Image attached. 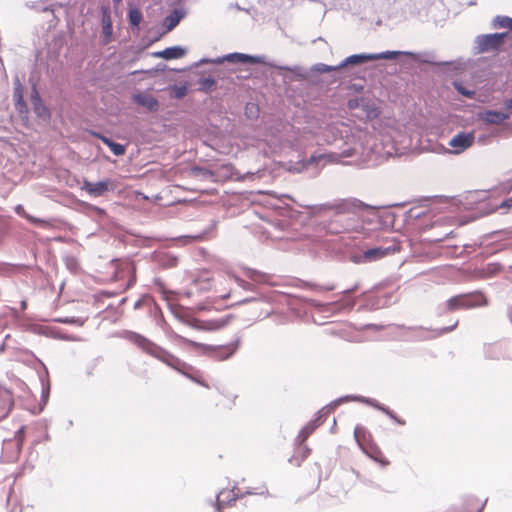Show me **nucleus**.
I'll use <instances>...</instances> for the list:
<instances>
[{"mask_svg": "<svg viewBox=\"0 0 512 512\" xmlns=\"http://www.w3.org/2000/svg\"><path fill=\"white\" fill-rule=\"evenodd\" d=\"M134 342L145 352L156 356L157 352H159L160 347L151 342L150 340L146 339L145 337L141 335H136L134 337Z\"/></svg>", "mask_w": 512, "mask_h": 512, "instance_id": "f3484780", "label": "nucleus"}, {"mask_svg": "<svg viewBox=\"0 0 512 512\" xmlns=\"http://www.w3.org/2000/svg\"><path fill=\"white\" fill-rule=\"evenodd\" d=\"M225 60L232 63H249L256 64L259 63V59L243 53H232L225 56Z\"/></svg>", "mask_w": 512, "mask_h": 512, "instance_id": "412c9836", "label": "nucleus"}, {"mask_svg": "<svg viewBox=\"0 0 512 512\" xmlns=\"http://www.w3.org/2000/svg\"><path fill=\"white\" fill-rule=\"evenodd\" d=\"M354 438L361 448L363 450L367 446L371 445L374 440L372 438V435L366 430V428L362 426H357L354 429Z\"/></svg>", "mask_w": 512, "mask_h": 512, "instance_id": "ddd939ff", "label": "nucleus"}, {"mask_svg": "<svg viewBox=\"0 0 512 512\" xmlns=\"http://www.w3.org/2000/svg\"><path fill=\"white\" fill-rule=\"evenodd\" d=\"M115 6H119L122 0H112Z\"/></svg>", "mask_w": 512, "mask_h": 512, "instance_id": "ea45409f", "label": "nucleus"}, {"mask_svg": "<svg viewBox=\"0 0 512 512\" xmlns=\"http://www.w3.org/2000/svg\"><path fill=\"white\" fill-rule=\"evenodd\" d=\"M186 92H187V89L185 86H182V87H178L176 89V97L177 98H182L186 95Z\"/></svg>", "mask_w": 512, "mask_h": 512, "instance_id": "473e14b6", "label": "nucleus"}, {"mask_svg": "<svg viewBox=\"0 0 512 512\" xmlns=\"http://www.w3.org/2000/svg\"><path fill=\"white\" fill-rule=\"evenodd\" d=\"M185 54H186L185 49L178 47V46H174V47L166 48L165 50H162V51L154 52L153 56L157 57V58L171 60V59L181 58Z\"/></svg>", "mask_w": 512, "mask_h": 512, "instance_id": "dca6fc26", "label": "nucleus"}, {"mask_svg": "<svg viewBox=\"0 0 512 512\" xmlns=\"http://www.w3.org/2000/svg\"><path fill=\"white\" fill-rule=\"evenodd\" d=\"M473 133H458L449 142V146L453 148L455 153H461L474 143Z\"/></svg>", "mask_w": 512, "mask_h": 512, "instance_id": "423d86ee", "label": "nucleus"}, {"mask_svg": "<svg viewBox=\"0 0 512 512\" xmlns=\"http://www.w3.org/2000/svg\"><path fill=\"white\" fill-rule=\"evenodd\" d=\"M226 323L224 320L198 321L196 327L200 330L215 331L223 328Z\"/></svg>", "mask_w": 512, "mask_h": 512, "instance_id": "5701e85b", "label": "nucleus"}, {"mask_svg": "<svg viewBox=\"0 0 512 512\" xmlns=\"http://www.w3.org/2000/svg\"><path fill=\"white\" fill-rule=\"evenodd\" d=\"M357 289H358V286H357V285H355L353 288H351V289L347 290L346 292H347V293H352V292L356 291Z\"/></svg>", "mask_w": 512, "mask_h": 512, "instance_id": "58836bf2", "label": "nucleus"}, {"mask_svg": "<svg viewBox=\"0 0 512 512\" xmlns=\"http://www.w3.org/2000/svg\"><path fill=\"white\" fill-rule=\"evenodd\" d=\"M18 98H19V101L22 100V94L21 93H19Z\"/></svg>", "mask_w": 512, "mask_h": 512, "instance_id": "37998d69", "label": "nucleus"}, {"mask_svg": "<svg viewBox=\"0 0 512 512\" xmlns=\"http://www.w3.org/2000/svg\"><path fill=\"white\" fill-rule=\"evenodd\" d=\"M14 210L19 216L25 218L26 220H28L30 223H32L34 225H37V226H40L43 228H50L53 226V224L49 220L39 219V218H36V217L28 214L26 212V210L24 209V206L21 204L16 205Z\"/></svg>", "mask_w": 512, "mask_h": 512, "instance_id": "f8f14e48", "label": "nucleus"}, {"mask_svg": "<svg viewBox=\"0 0 512 512\" xmlns=\"http://www.w3.org/2000/svg\"><path fill=\"white\" fill-rule=\"evenodd\" d=\"M133 99L135 103L147 108L149 111H156L158 109V101L149 94L139 93L134 95Z\"/></svg>", "mask_w": 512, "mask_h": 512, "instance_id": "4468645a", "label": "nucleus"}, {"mask_svg": "<svg viewBox=\"0 0 512 512\" xmlns=\"http://www.w3.org/2000/svg\"><path fill=\"white\" fill-rule=\"evenodd\" d=\"M92 135L99 138L104 144H106L111 149L114 155L121 156L125 154L126 148L124 145L115 143L110 138L96 132H92Z\"/></svg>", "mask_w": 512, "mask_h": 512, "instance_id": "a211bd4d", "label": "nucleus"}, {"mask_svg": "<svg viewBox=\"0 0 512 512\" xmlns=\"http://www.w3.org/2000/svg\"><path fill=\"white\" fill-rule=\"evenodd\" d=\"M510 117L509 113L487 110L480 114V119L489 124H500Z\"/></svg>", "mask_w": 512, "mask_h": 512, "instance_id": "2eb2a0df", "label": "nucleus"}, {"mask_svg": "<svg viewBox=\"0 0 512 512\" xmlns=\"http://www.w3.org/2000/svg\"><path fill=\"white\" fill-rule=\"evenodd\" d=\"M499 208H506L512 210V197L501 202Z\"/></svg>", "mask_w": 512, "mask_h": 512, "instance_id": "2f4dec72", "label": "nucleus"}, {"mask_svg": "<svg viewBox=\"0 0 512 512\" xmlns=\"http://www.w3.org/2000/svg\"><path fill=\"white\" fill-rule=\"evenodd\" d=\"M457 325H458V321H456V322H455L451 327H446V328H444L442 331H443L444 333L450 332V331H452L453 329H455V328L457 327Z\"/></svg>", "mask_w": 512, "mask_h": 512, "instance_id": "c9c22d12", "label": "nucleus"}, {"mask_svg": "<svg viewBox=\"0 0 512 512\" xmlns=\"http://www.w3.org/2000/svg\"><path fill=\"white\" fill-rule=\"evenodd\" d=\"M155 357L176 370H181L186 366L185 362L181 361L178 357L172 355L161 347Z\"/></svg>", "mask_w": 512, "mask_h": 512, "instance_id": "9d476101", "label": "nucleus"}, {"mask_svg": "<svg viewBox=\"0 0 512 512\" xmlns=\"http://www.w3.org/2000/svg\"><path fill=\"white\" fill-rule=\"evenodd\" d=\"M393 418H394V419H395L399 424H405V422H404V421L398 420V419H396L394 416H393Z\"/></svg>", "mask_w": 512, "mask_h": 512, "instance_id": "a19ab883", "label": "nucleus"}, {"mask_svg": "<svg viewBox=\"0 0 512 512\" xmlns=\"http://www.w3.org/2000/svg\"><path fill=\"white\" fill-rule=\"evenodd\" d=\"M181 15L177 10L173 11L170 15L166 16L163 24L167 31L173 30L180 22Z\"/></svg>", "mask_w": 512, "mask_h": 512, "instance_id": "b1692460", "label": "nucleus"}, {"mask_svg": "<svg viewBox=\"0 0 512 512\" xmlns=\"http://www.w3.org/2000/svg\"><path fill=\"white\" fill-rule=\"evenodd\" d=\"M318 427L317 420L310 421L307 425H305L301 431L299 432L296 442L298 444H305L306 440L309 438V436L315 431V429Z\"/></svg>", "mask_w": 512, "mask_h": 512, "instance_id": "4be33fe9", "label": "nucleus"}, {"mask_svg": "<svg viewBox=\"0 0 512 512\" xmlns=\"http://www.w3.org/2000/svg\"><path fill=\"white\" fill-rule=\"evenodd\" d=\"M216 81L212 78H204L200 81V90L209 91L215 86Z\"/></svg>", "mask_w": 512, "mask_h": 512, "instance_id": "cd10ccee", "label": "nucleus"}, {"mask_svg": "<svg viewBox=\"0 0 512 512\" xmlns=\"http://www.w3.org/2000/svg\"><path fill=\"white\" fill-rule=\"evenodd\" d=\"M488 304L485 295L481 292L475 291L468 294H460L451 297L446 302L447 310L450 312L456 310H466L477 307H483Z\"/></svg>", "mask_w": 512, "mask_h": 512, "instance_id": "f03ea898", "label": "nucleus"}, {"mask_svg": "<svg viewBox=\"0 0 512 512\" xmlns=\"http://www.w3.org/2000/svg\"><path fill=\"white\" fill-rule=\"evenodd\" d=\"M33 109L38 117L48 120L51 116L49 109L43 104L38 93L35 91L33 96Z\"/></svg>", "mask_w": 512, "mask_h": 512, "instance_id": "aec40b11", "label": "nucleus"}, {"mask_svg": "<svg viewBox=\"0 0 512 512\" xmlns=\"http://www.w3.org/2000/svg\"><path fill=\"white\" fill-rule=\"evenodd\" d=\"M129 22L133 26H138L142 20V13L137 8H131L128 12Z\"/></svg>", "mask_w": 512, "mask_h": 512, "instance_id": "a878e982", "label": "nucleus"}, {"mask_svg": "<svg viewBox=\"0 0 512 512\" xmlns=\"http://www.w3.org/2000/svg\"><path fill=\"white\" fill-rule=\"evenodd\" d=\"M25 437V427L22 426L15 434L14 439L7 440L4 442V449H12L14 452L13 458L17 459L21 453L23 442Z\"/></svg>", "mask_w": 512, "mask_h": 512, "instance_id": "0eeeda50", "label": "nucleus"}, {"mask_svg": "<svg viewBox=\"0 0 512 512\" xmlns=\"http://www.w3.org/2000/svg\"><path fill=\"white\" fill-rule=\"evenodd\" d=\"M386 254V250L382 248H372L366 250L363 255L366 260L372 261L383 258Z\"/></svg>", "mask_w": 512, "mask_h": 512, "instance_id": "393cba45", "label": "nucleus"}, {"mask_svg": "<svg viewBox=\"0 0 512 512\" xmlns=\"http://www.w3.org/2000/svg\"><path fill=\"white\" fill-rule=\"evenodd\" d=\"M246 494H248V495H259V496L267 497L269 495V491H268V489H267V487L265 485H262L259 488H255V489L246 491Z\"/></svg>", "mask_w": 512, "mask_h": 512, "instance_id": "7c9ffc66", "label": "nucleus"}, {"mask_svg": "<svg viewBox=\"0 0 512 512\" xmlns=\"http://www.w3.org/2000/svg\"><path fill=\"white\" fill-rule=\"evenodd\" d=\"M116 188L115 183L109 179H103L99 182H91L88 180H84L82 182L81 190L85 191L92 197H100L109 191H113Z\"/></svg>", "mask_w": 512, "mask_h": 512, "instance_id": "20e7f679", "label": "nucleus"}, {"mask_svg": "<svg viewBox=\"0 0 512 512\" xmlns=\"http://www.w3.org/2000/svg\"><path fill=\"white\" fill-rule=\"evenodd\" d=\"M495 22L500 27L512 29V19L507 16H498Z\"/></svg>", "mask_w": 512, "mask_h": 512, "instance_id": "c85d7f7f", "label": "nucleus"}, {"mask_svg": "<svg viewBox=\"0 0 512 512\" xmlns=\"http://www.w3.org/2000/svg\"><path fill=\"white\" fill-rule=\"evenodd\" d=\"M246 110H247V111H251V112H252V110H256V111H257V107H256V105H254V104L247 105V106H246Z\"/></svg>", "mask_w": 512, "mask_h": 512, "instance_id": "e433bc0d", "label": "nucleus"}, {"mask_svg": "<svg viewBox=\"0 0 512 512\" xmlns=\"http://www.w3.org/2000/svg\"><path fill=\"white\" fill-rule=\"evenodd\" d=\"M309 454L310 449L305 444H298L294 454L291 456L289 461L293 465L300 466Z\"/></svg>", "mask_w": 512, "mask_h": 512, "instance_id": "6ab92c4d", "label": "nucleus"}, {"mask_svg": "<svg viewBox=\"0 0 512 512\" xmlns=\"http://www.w3.org/2000/svg\"><path fill=\"white\" fill-rule=\"evenodd\" d=\"M338 67H331V66H327V65H322V68H319L318 70L321 71V72H331V71H334L336 69H338Z\"/></svg>", "mask_w": 512, "mask_h": 512, "instance_id": "72a5a7b5", "label": "nucleus"}, {"mask_svg": "<svg viewBox=\"0 0 512 512\" xmlns=\"http://www.w3.org/2000/svg\"><path fill=\"white\" fill-rule=\"evenodd\" d=\"M341 206L343 207V210L341 212H347L349 210L350 206L355 207V208H360V207H363L364 204L360 200L354 199L351 201L344 202L343 204H341Z\"/></svg>", "mask_w": 512, "mask_h": 512, "instance_id": "c756f323", "label": "nucleus"}, {"mask_svg": "<svg viewBox=\"0 0 512 512\" xmlns=\"http://www.w3.org/2000/svg\"><path fill=\"white\" fill-rule=\"evenodd\" d=\"M102 34L104 44H108L112 41L113 27L110 9L108 7L102 8Z\"/></svg>", "mask_w": 512, "mask_h": 512, "instance_id": "6e6552de", "label": "nucleus"}, {"mask_svg": "<svg viewBox=\"0 0 512 512\" xmlns=\"http://www.w3.org/2000/svg\"><path fill=\"white\" fill-rule=\"evenodd\" d=\"M505 105H506V107H507L508 109H511V108H512V99L507 100V101L505 102Z\"/></svg>", "mask_w": 512, "mask_h": 512, "instance_id": "4c0bfd02", "label": "nucleus"}, {"mask_svg": "<svg viewBox=\"0 0 512 512\" xmlns=\"http://www.w3.org/2000/svg\"><path fill=\"white\" fill-rule=\"evenodd\" d=\"M181 341L187 347L213 358L217 361H223L231 357L237 350L236 343H228L225 345H209L205 343L196 342L187 338H181Z\"/></svg>", "mask_w": 512, "mask_h": 512, "instance_id": "f257e3e1", "label": "nucleus"}, {"mask_svg": "<svg viewBox=\"0 0 512 512\" xmlns=\"http://www.w3.org/2000/svg\"><path fill=\"white\" fill-rule=\"evenodd\" d=\"M400 55L397 51H387L377 54H355L347 57L340 65L339 68L346 67L347 65L361 64L368 61L379 60V59H396Z\"/></svg>", "mask_w": 512, "mask_h": 512, "instance_id": "7ed1b4c3", "label": "nucleus"}, {"mask_svg": "<svg viewBox=\"0 0 512 512\" xmlns=\"http://www.w3.org/2000/svg\"><path fill=\"white\" fill-rule=\"evenodd\" d=\"M237 500H238V494L235 492L234 489L222 490L217 495V501H216L217 509L219 511H221L222 509H224L226 507H231L236 503Z\"/></svg>", "mask_w": 512, "mask_h": 512, "instance_id": "1a4fd4ad", "label": "nucleus"}, {"mask_svg": "<svg viewBox=\"0 0 512 512\" xmlns=\"http://www.w3.org/2000/svg\"><path fill=\"white\" fill-rule=\"evenodd\" d=\"M221 297L227 298V297H229V293L222 294Z\"/></svg>", "mask_w": 512, "mask_h": 512, "instance_id": "79ce46f5", "label": "nucleus"}, {"mask_svg": "<svg viewBox=\"0 0 512 512\" xmlns=\"http://www.w3.org/2000/svg\"><path fill=\"white\" fill-rule=\"evenodd\" d=\"M368 457L379 463L381 466L386 467L389 465V461L384 456L381 449L378 445L373 442L371 445L367 446L362 450Z\"/></svg>", "mask_w": 512, "mask_h": 512, "instance_id": "9b49d317", "label": "nucleus"}, {"mask_svg": "<svg viewBox=\"0 0 512 512\" xmlns=\"http://www.w3.org/2000/svg\"><path fill=\"white\" fill-rule=\"evenodd\" d=\"M503 36L504 34H487L482 35L478 37V45L479 49L482 52L490 51V50H496L498 49L502 43H503Z\"/></svg>", "mask_w": 512, "mask_h": 512, "instance_id": "39448f33", "label": "nucleus"}, {"mask_svg": "<svg viewBox=\"0 0 512 512\" xmlns=\"http://www.w3.org/2000/svg\"><path fill=\"white\" fill-rule=\"evenodd\" d=\"M484 504L477 499H469L466 503L467 512H481Z\"/></svg>", "mask_w": 512, "mask_h": 512, "instance_id": "bb28decb", "label": "nucleus"}, {"mask_svg": "<svg viewBox=\"0 0 512 512\" xmlns=\"http://www.w3.org/2000/svg\"><path fill=\"white\" fill-rule=\"evenodd\" d=\"M457 89H458V91H459L462 95L467 96V97H470V98H471V97L473 96V94H474V92H472V91H468V90H465V89H463V88H459V87H457Z\"/></svg>", "mask_w": 512, "mask_h": 512, "instance_id": "f704fd0d", "label": "nucleus"}]
</instances>
